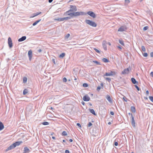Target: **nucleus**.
Masks as SVG:
<instances>
[{
	"label": "nucleus",
	"instance_id": "f257e3e1",
	"mask_svg": "<svg viewBox=\"0 0 153 153\" xmlns=\"http://www.w3.org/2000/svg\"><path fill=\"white\" fill-rule=\"evenodd\" d=\"M86 13H85L83 12L82 11L70 13L68 14V15L70 16L71 17H77L81 15H86Z\"/></svg>",
	"mask_w": 153,
	"mask_h": 153
},
{
	"label": "nucleus",
	"instance_id": "f03ea898",
	"mask_svg": "<svg viewBox=\"0 0 153 153\" xmlns=\"http://www.w3.org/2000/svg\"><path fill=\"white\" fill-rule=\"evenodd\" d=\"M85 22L86 24L93 27H95L97 26V24L96 23L90 20L86 19Z\"/></svg>",
	"mask_w": 153,
	"mask_h": 153
},
{
	"label": "nucleus",
	"instance_id": "7ed1b4c3",
	"mask_svg": "<svg viewBox=\"0 0 153 153\" xmlns=\"http://www.w3.org/2000/svg\"><path fill=\"white\" fill-rule=\"evenodd\" d=\"M77 9L76 6L75 5H70V9L66 12V13H70V12H75L77 11Z\"/></svg>",
	"mask_w": 153,
	"mask_h": 153
},
{
	"label": "nucleus",
	"instance_id": "20e7f679",
	"mask_svg": "<svg viewBox=\"0 0 153 153\" xmlns=\"http://www.w3.org/2000/svg\"><path fill=\"white\" fill-rule=\"evenodd\" d=\"M116 73L115 71H111L109 73H106L104 75V76H112L115 75Z\"/></svg>",
	"mask_w": 153,
	"mask_h": 153
},
{
	"label": "nucleus",
	"instance_id": "39448f33",
	"mask_svg": "<svg viewBox=\"0 0 153 153\" xmlns=\"http://www.w3.org/2000/svg\"><path fill=\"white\" fill-rule=\"evenodd\" d=\"M127 29L126 26L124 25L120 27L118 29V31L119 32H123L125 31Z\"/></svg>",
	"mask_w": 153,
	"mask_h": 153
},
{
	"label": "nucleus",
	"instance_id": "423d86ee",
	"mask_svg": "<svg viewBox=\"0 0 153 153\" xmlns=\"http://www.w3.org/2000/svg\"><path fill=\"white\" fill-rule=\"evenodd\" d=\"M131 69L130 67H129L127 68L124 69L123 71H122V74H128L129 73V70H130Z\"/></svg>",
	"mask_w": 153,
	"mask_h": 153
},
{
	"label": "nucleus",
	"instance_id": "0eeeda50",
	"mask_svg": "<svg viewBox=\"0 0 153 153\" xmlns=\"http://www.w3.org/2000/svg\"><path fill=\"white\" fill-rule=\"evenodd\" d=\"M8 43L9 47L10 48L12 47L13 45L12 39L10 37H9L8 39Z\"/></svg>",
	"mask_w": 153,
	"mask_h": 153
},
{
	"label": "nucleus",
	"instance_id": "6e6552de",
	"mask_svg": "<svg viewBox=\"0 0 153 153\" xmlns=\"http://www.w3.org/2000/svg\"><path fill=\"white\" fill-rule=\"evenodd\" d=\"M86 14H88V15L90 16L91 17L95 18L96 17V16L95 14L92 11H89L86 13Z\"/></svg>",
	"mask_w": 153,
	"mask_h": 153
},
{
	"label": "nucleus",
	"instance_id": "1a4fd4ad",
	"mask_svg": "<svg viewBox=\"0 0 153 153\" xmlns=\"http://www.w3.org/2000/svg\"><path fill=\"white\" fill-rule=\"evenodd\" d=\"M90 98L87 95H86L83 97V100L85 101H88L90 100Z\"/></svg>",
	"mask_w": 153,
	"mask_h": 153
},
{
	"label": "nucleus",
	"instance_id": "9d476101",
	"mask_svg": "<svg viewBox=\"0 0 153 153\" xmlns=\"http://www.w3.org/2000/svg\"><path fill=\"white\" fill-rule=\"evenodd\" d=\"M131 123L132 126L134 127H135V122L134 120V117L133 116H131Z\"/></svg>",
	"mask_w": 153,
	"mask_h": 153
},
{
	"label": "nucleus",
	"instance_id": "9b49d317",
	"mask_svg": "<svg viewBox=\"0 0 153 153\" xmlns=\"http://www.w3.org/2000/svg\"><path fill=\"white\" fill-rule=\"evenodd\" d=\"M15 147L13 145V143L11 144L10 146L9 147H8L7 149L6 150V151L7 152L9 150H11L12 149H13L14 148H15Z\"/></svg>",
	"mask_w": 153,
	"mask_h": 153
},
{
	"label": "nucleus",
	"instance_id": "f8f14e48",
	"mask_svg": "<svg viewBox=\"0 0 153 153\" xmlns=\"http://www.w3.org/2000/svg\"><path fill=\"white\" fill-rule=\"evenodd\" d=\"M28 55L29 58V59L30 60L32 57V51L30 50L28 53Z\"/></svg>",
	"mask_w": 153,
	"mask_h": 153
},
{
	"label": "nucleus",
	"instance_id": "ddd939ff",
	"mask_svg": "<svg viewBox=\"0 0 153 153\" xmlns=\"http://www.w3.org/2000/svg\"><path fill=\"white\" fill-rule=\"evenodd\" d=\"M23 153H28L30 152V150L27 147H25L24 148Z\"/></svg>",
	"mask_w": 153,
	"mask_h": 153
},
{
	"label": "nucleus",
	"instance_id": "4468645a",
	"mask_svg": "<svg viewBox=\"0 0 153 153\" xmlns=\"http://www.w3.org/2000/svg\"><path fill=\"white\" fill-rule=\"evenodd\" d=\"M106 98L107 100L110 103H112L113 101L110 96L108 95L106 96Z\"/></svg>",
	"mask_w": 153,
	"mask_h": 153
},
{
	"label": "nucleus",
	"instance_id": "2eb2a0df",
	"mask_svg": "<svg viewBox=\"0 0 153 153\" xmlns=\"http://www.w3.org/2000/svg\"><path fill=\"white\" fill-rule=\"evenodd\" d=\"M22 143V141H17L13 143V144L15 147H16V146H19L21 143Z\"/></svg>",
	"mask_w": 153,
	"mask_h": 153
},
{
	"label": "nucleus",
	"instance_id": "dca6fc26",
	"mask_svg": "<svg viewBox=\"0 0 153 153\" xmlns=\"http://www.w3.org/2000/svg\"><path fill=\"white\" fill-rule=\"evenodd\" d=\"M26 39V37L25 36H22L21 38L19 39L18 40V41L19 42H22L25 40Z\"/></svg>",
	"mask_w": 153,
	"mask_h": 153
},
{
	"label": "nucleus",
	"instance_id": "f3484780",
	"mask_svg": "<svg viewBox=\"0 0 153 153\" xmlns=\"http://www.w3.org/2000/svg\"><path fill=\"white\" fill-rule=\"evenodd\" d=\"M131 80L133 84H137V85L138 84V82L137 81H136V79L134 78H133V77L131 78Z\"/></svg>",
	"mask_w": 153,
	"mask_h": 153
},
{
	"label": "nucleus",
	"instance_id": "a211bd4d",
	"mask_svg": "<svg viewBox=\"0 0 153 153\" xmlns=\"http://www.w3.org/2000/svg\"><path fill=\"white\" fill-rule=\"evenodd\" d=\"M106 43L105 41H103L102 42V47L104 49V50L105 51L107 50V46L106 45Z\"/></svg>",
	"mask_w": 153,
	"mask_h": 153
},
{
	"label": "nucleus",
	"instance_id": "6ab92c4d",
	"mask_svg": "<svg viewBox=\"0 0 153 153\" xmlns=\"http://www.w3.org/2000/svg\"><path fill=\"white\" fill-rule=\"evenodd\" d=\"M4 126L3 123L0 121V131L2 130L4 128Z\"/></svg>",
	"mask_w": 153,
	"mask_h": 153
},
{
	"label": "nucleus",
	"instance_id": "aec40b11",
	"mask_svg": "<svg viewBox=\"0 0 153 153\" xmlns=\"http://www.w3.org/2000/svg\"><path fill=\"white\" fill-rule=\"evenodd\" d=\"M41 13H42L41 12H37L36 13H34V14H33V16H32L31 17H35L36 16H38V15H39L40 14H41Z\"/></svg>",
	"mask_w": 153,
	"mask_h": 153
},
{
	"label": "nucleus",
	"instance_id": "412c9836",
	"mask_svg": "<svg viewBox=\"0 0 153 153\" xmlns=\"http://www.w3.org/2000/svg\"><path fill=\"white\" fill-rule=\"evenodd\" d=\"M89 111L90 112L94 115H96V114L94 110L93 109H89Z\"/></svg>",
	"mask_w": 153,
	"mask_h": 153
},
{
	"label": "nucleus",
	"instance_id": "4be33fe9",
	"mask_svg": "<svg viewBox=\"0 0 153 153\" xmlns=\"http://www.w3.org/2000/svg\"><path fill=\"white\" fill-rule=\"evenodd\" d=\"M131 111L134 113H135L136 111V110L135 107L134 106H131Z\"/></svg>",
	"mask_w": 153,
	"mask_h": 153
},
{
	"label": "nucleus",
	"instance_id": "5701e85b",
	"mask_svg": "<svg viewBox=\"0 0 153 153\" xmlns=\"http://www.w3.org/2000/svg\"><path fill=\"white\" fill-rule=\"evenodd\" d=\"M41 20V19H39L38 20H37L35 22H34V23L33 24V25L34 26L36 25H37L39 22Z\"/></svg>",
	"mask_w": 153,
	"mask_h": 153
},
{
	"label": "nucleus",
	"instance_id": "b1692460",
	"mask_svg": "<svg viewBox=\"0 0 153 153\" xmlns=\"http://www.w3.org/2000/svg\"><path fill=\"white\" fill-rule=\"evenodd\" d=\"M54 21H58L59 22L63 21L62 18H60L55 19H54Z\"/></svg>",
	"mask_w": 153,
	"mask_h": 153
},
{
	"label": "nucleus",
	"instance_id": "393cba45",
	"mask_svg": "<svg viewBox=\"0 0 153 153\" xmlns=\"http://www.w3.org/2000/svg\"><path fill=\"white\" fill-rule=\"evenodd\" d=\"M102 61L104 62H109V60L108 59L105 58H103L102 59Z\"/></svg>",
	"mask_w": 153,
	"mask_h": 153
},
{
	"label": "nucleus",
	"instance_id": "a878e982",
	"mask_svg": "<svg viewBox=\"0 0 153 153\" xmlns=\"http://www.w3.org/2000/svg\"><path fill=\"white\" fill-rule=\"evenodd\" d=\"M65 55V53H62L60 54L59 56V57L60 58H63Z\"/></svg>",
	"mask_w": 153,
	"mask_h": 153
},
{
	"label": "nucleus",
	"instance_id": "bb28decb",
	"mask_svg": "<svg viewBox=\"0 0 153 153\" xmlns=\"http://www.w3.org/2000/svg\"><path fill=\"white\" fill-rule=\"evenodd\" d=\"M62 136H66V135H67V132L66 131H64L62 133Z\"/></svg>",
	"mask_w": 153,
	"mask_h": 153
},
{
	"label": "nucleus",
	"instance_id": "cd10ccee",
	"mask_svg": "<svg viewBox=\"0 0 153 153\" xmlns=\"http://www.w3.org/2000/svg\"><path fill=\"white\" fill-rule=\"evenodd\" d=\"M27 81V78L26 77H24L23 78V82L24 83H26Z\"/></svg>",
	"mask_w": 153,
	"mask_h": 153
},
{
	"label": "nucleus",
	"instance_id": "c85d7f7f",
	"mask_svg": "<svg viewBox=\"0 0 153 153\" xmlns=\"http://www.w3.org/2000/svg\"><path fill=\"white\" fill-rule=\"evenodd\" d=\"M42 124L44 125H49V123L47 122L46 121L42 122Z\"/></svg>",
	"mask_w": 153,
	"mask_h": 153
},
{
	"label": "nucleus",
	"instance_id": "c756f323",
	"mask_svg": "<svg viewBox=\"0 0 153 153\" xmlns=\"http://www.w3.org/2000/svg\"><path fill=\"white\" fill-rule=\"evenodd\" d=\"M28 92V91L27 89H25L23 91V94L24 95H25Z\"/></svg>",
	"mask_w": 153,
	"mask_h": 153
},
{
	"label": "nucleus",
	"instance_id": "7c9ffc66",
	"mask_svg": "<svg viewBox=\"0 0 153 153\" xmlns=\"http://www.w3.org/2000/svg\"><path fill=\"white\" fill-rule=\"evenodd\" d=\"M63 21L65 20H67L70 19V17H65L62 18Z\"/></svg>",
	"mask_w": 153,
	"mask_h": 153
},
{
	"label": "nucleus",
	"instance_id": "2f4dec72",
	"mask_svg": "<svg viewBox=\"0 0 153 153\" xmlns=\"http://www.w3.org/2000/svg\"><path fill=\"white\" fill-rule=\"evenodd\" d=\"M93 62L95 63H96L97 64H98V65H101V64L100 63L97 61L94 60L93 61Z\"/></svg>",
	"mask_w": 153,
	"mask_h": 153
},
{
	"label": "nucleus",
	"instance_id": "473e14b6",
	"mask_svg": "<svg viewBox=\"0 0 153 153\" xmlns=\"http://www.w3.org/2000/svg\"><path fill=\"white\" fill-rule=\"evenodd\" d=\"M119 43H120L122 45H124V43L123 42L122 40H121L119 39Z\"/></svg>",
	"mask_w": 153,
	"mask_h": 153
},
{
	"label": "nucleus",
	"instance_id": "72a5a7b5",
	"mask_svg": "<svg viewBox=\"0 0 153 153\" xmlns=\"http://www.w3.org/2000/svg\"><path fill=\"white\" fill-rule=\"evenodd\" d=\"M82 86L83 87H87L88 86V85L87 83H84L83 84Z\"/></svg>",
	"mask_w": 153,
	"mask_h": 153
},
{
	"label": "nucleus",
	"instance_id": "f704fd0d",
	"mask_svg": "<svg viewBox=\"0 0 153 153\" xmlns=\"http://www.w3.org/2000/svg\"><path fill=\"white\" fill-rule=\"evenodd\" d=\"M141 49L143 51L145 52L146 51V48L145 47L143 46L141 47Z\"/></svg>",
	"mask_w": 153,
	"mask_h": 153
},
{
	"label": "nucleus",
	"instance_id": "c9c22d12",
	"mask_svg": "<svg viewBox=\"0 0 153 153\" xmlns=\"http://www.w3.org/2000/svg\"><path fill=\"white\" fill-rule=\"evenodd\" d=\"M105 79L106 80L108 81L109 82H110L111 81V79L110 78L106 77L105 78Z\"/></svg>",
	"mask_w": 153,
	"mask_h": 153
},
{
	"label": "nucleus",
	"instance_id": "e433bc0d",
	"mask_svg": "<svg viewBox=\"0 0 153 153\" xmlns=\"http://www.w3.org/2000/svg\"><path fill=\"white\" fill-rule=\"evenodd\" d=\"M125 2L126 4H128L130 2V1L129 0H125Z\"/></svg>",
	"mask_w": 153,
	"mask_h": 153
},
{
	"label": "nucleus",
	"instance_id": "4c0bfd02",
	"mask_svg": "<svg viewBox=\"0 0 153 153\" xmlns=\"http://www.w3.org/2000/svg\"><path fill=\"white\" fill-rule=\"evenodd\" d=\"M149 98L150 99V100L153 102V97L149 96Z\"/></svg>",
	"mask_w": 153,
	"mask_h": 153
},
{
	"label": "nucleus",
	"instance_id": "58836bf2",
	"mask_svg": "<svg viewBox=\"0 0 153 153\" xmlns=\"http://www.w3.org/2000/svg\"><path fill=\"white\" fill-rule=\"evenodd\" d=\"M148 28L149 27L148 26H145L143 28V30L144 31H145L147 30L148 29Z\"/></svg>",
	"mask_w": 153,
	"mask_h": 153
},
{
	"label": "nucleus",
	"instance_id": "ea45409f",
	"mask_svg": "<svg viewBox=\"0 0 153 153\" xmlns=\"http://www.w3.org/2000/svg\"><path fill=\"white\" fill-rule=\"evenodd\" d=\"M143 56L145 57H147L148 56V53H143Z\"/></svg>",
	"mask_w": 153,
	"mask_h": 153
},
{
	"label": "nucleus",
	"instance_id": "a19ab883",
	"mask_svg": "<svg viewBox=\"0 0 153 153\" xmlns=\"http://www.w3.org/2000/svg\"><path fill=\"white\" fill-rule=\"evenodd\" d=\"M123 99L124 101H125L126 102H127V99L124 96V97H123Z\"/></svg>",
	"mask_w": 153,
	"mask_h": 153
},
{
	"label": "nucleus",
	"instance_id": "79ce46f5",
	"mask_svg": "<svg viewBox=\"0 0 153 153\" xmlns=\"http://www.w3.org/2000/svg\"><path fill=\"white\" fill-rule=\"evenodd\" d=\"M94 50L97 53H100V51L99 50L97 49L96 48H94Z\"/></svg>",
	"mask_w": 153,
	"mask_h": 153
},
{
	"label": "nucleus",
	"instance_id": "37998d69",
	"mask_svg": "<svg viewBox=\"0 0 153 153\" xmlns=\"http://www.w3.org/2000/svg\"><path fill=\"white\" fill-rule=\"evenodd\" d=\"M92 124L91 122H89L87 125L88 127H90L92 125Z\"/></svg>",
	"mask_w": 153,
	"mask_h": 153
},
{
	"label": "nucleus",
	"instance_id": "c03bdc74",
	"mask_svg": "<svg viewBox=\"0 0 153 153\" xmlns=\"http://www.w3.org/2000/svg\"><path fill=\"white\" fill-rule=\"evenodd\" d=\"M67 81V79L66 77H64L63 79V81L64 82H66Z\"/></svg>",
	"mask_w": 153,
	"mask_h": 153
},
{
	"label": "nucleus",
	"instance_id": "a18cd8bd",
	"mask_svg": "<svg viewBox=\"0 0 153 153\" xmlns=\"http://www.w3.org/2000/svg\"><path fill=\"white\" fill-rule=\"evenodd\" d=\"M135 88L137 89L138 91H139L140 90V89L139 88L137 85H135Z\"/></svg>",
	"mask_w": 153,
	"mask_h": 153
},
{
	"label": "nucleus",
	"instance_id": "49530a36",
	"mask_svg": "<svg viewBox=\"0 0 153 153\" xmlns=\"http://www.w3.org/2000/svg\"><path fill=\"white\" fill-rule=\"evenodd\" d=\"M101 89V87L100 86H98L97 87V90L98 91H99L100 90V89Z\"/></svg>",
	"mask_w": 153,
	"mask_h": 153
},
{
	"label": "nucleus",
	"instance_id": "de8ad7c7",
	"mask_svg": "<svg viewBox=\"0 0 153 153\" xmlns=\"http://www.w3.org/2000/svg\"><path fill=\"white\" fill-rule=\"evenodd\" d=\"M114 145L115 146H117L118 145V143L117 142L115 141L114 143Z\"/></svg>",
	"mask_w": 153,
	"mask_h": 153
},
{
	"label": "nucleus",
	"instance_id": "09e8293b",
	"mask_svg": "<svg viewBox=\"0 0 153 153\" xmlns=\"http://www.w3.org/2000/svg\"><path fill=\"white\" fill-rule=\"evenodd\" d=\"M77 126H79V128L81 127V126L79 123H78L76 124Z\"/></svg>",
	"mask_w": 153,
	"mask_h": 153
},
{
	"label": "nucleus",
	"instance_id": "8fccbe9b",
	"mask_svg": "<svg viewBox=\"0 0 153 153\" xmlns=\"http://www.w3.org/2000/svg\"><path fill=\"white\" fill-rule=\"evenodd\" d=\"M70 35V34H69V33L68 34L66 35V36H65V37H66V38H68L69 37V36Z\"/></svg>",
	"mask_w": 153,
	"mask_h": 153
},
{
	"label": "nucleus",
	"instance_id": "3c124183",
	"mask_svg": "<svg viewBox=\"0 0 153 153\" xmlns=\"http://www.w3.org/2000/svg\"><path fill=\"white\" fill-rule=\"evenodd\" d=\"M70 153V152H69V150H66L65 151V153Z\"/></svg>",
	"mask_w": 153,
	"mask_h": 153
},
{
	"label": "nucleus",
	"instance_id": "603ef678",
	"mask_svg": "<svg viewBox=\"0 0 153 153\" xmlns=\"http://www.w3.org/2000/svg\"><path fill=\"white\" fill-rule=\"evenodd\" d=\"M150 76L152 77H153V72L152 71L150 74Z\"/></svg>",
	"mask_w": 153,
	"mask_h": 153
},
{
	"label": "nucleus",
	"instance_id": "864d4df0",
	"mask_svg": "<svg viewBox=\"0 0 153 153\" xmlns=\"http://www.w3.org/2000/svg\"><path fill=\"white\" fill-rule=\"evenodd\" d=\"M150 56L151 57H153V52H151V53Z\"/></svg>",
	"mask_w": 153,
	"mask_h": 153
},
{
	"label": "nucleus",
	"instance_id": "5fc2aeb1",
	"mask_svg": "<svg viewBox=\"0 0 153 153\" xmlns=\"http://www.w3.org/2000/svg\"><path fill=\"white\" fill-rule=\"evenodd\" d=\"M42 51V50L41 49H40L37 50V51L39 53H41Z\"/></svg>",
	"mask_w": 153,
	"mask_h": 153
},
{
	"label": "nucleus",
	"instance_id": "6e6d98bb",
	"mask_svg": "<svg viewBox=\"0 0 153 153\" xmlns=\"http://www.w3.org/2000/svg\"><path fill=\"white\" fill-rule=\"evenodd\" d=\"M110 114L111 115H114V112L113 111H111Z\"/></svg>",
	"mask_w": 153,
	"mask_h": 153
},
{
	"label": "nucleus",
	"instance_id": "4d7b16f0",
	"mask_svg": "<svg viewBox=\"0 0 153 153\" xmlns=\"http://www.w3.org/2000/svg\"><path fill=\"white\" fill-rule=\"evenodd\" d=\"M117 48L121 49H122L121 46L120 45L118 46H117Z\"/></svg>",
	"mask_w": 153,
	"mask_h": 153
},
{
	"label": "nucleus",
	"instance_id": "13d9d810",
	"mask_svg": "<svg viewBox=\"0 0 153 153\" xmlns=\"http://www.w3.org/2000/svg\"><path fill=\"white\" fill-rule=\"evenodd\" d=\"M146 93L147 95H148L149 94V91L148 90L146 91Z\"/></svg>",
	"mask_w": 153,
	"mask_h": 153
},
{
	"label": "nucleus",
	"instance_id": "bf43d9fd",
	"mask_svg": "<svg viewBox=\"0 0 153 153\" xmlns=\"http://www.w3.org/2000/svg\"><path fill=\"white\" fill-rule=\"evenodd\" d=\"M52 62H53L54 63V64H55L56 63H55V59H52Z\"/></svg>",
	"mask_w": 153,
	"mask_h": 153
},
{
	"label": "nucleus",
	"instance_id": "052dcab7",
	"mask_svg": "<svg viewBox=\"0 0 153 153\" xmlns=\"http://www.w3.org/2000/svg\"><path fill=\"white\" fill-rule=\"evenodd\" d=\"M81 103L83 105H84L85 104V103L83 101H82V102H81Z\"/></svg>",
	"mask_w": 153,
	"mask_h": 153
},
{
	"label": "nucleus",
	"instance_id": "680f3d73",
	"mask_svg": "<svg viewBox=\"0 0 153 153\" xmlns=\"http://www.w3.org/2000/svg\"><path fill=\"white\" fill-rule=\"evenodd\" d=\"M53 0H48V2L49 3H51L52 2Z\"/></svg>",
	"mask_w": 153,
	"mask_h": 153
},
{
	"label": "nucleus",
	"instance_id": "e2e57ef3",
	"mask_svg": "<svg viewBox=\"0 0 153 153\" xmlns=\"http://www.w3.org/2000/svg\"><path fill=\"white\" fill-rule=\"evenodd\" d=\"M128 115H131V116H133V115H132V114L131 113H128Z\"/></svg>",
	"mask_w": 153,
	"mask_h": 153
},
{
	"label": "nucleus",
	"instance_id": "0e129e2a",
	"mask_svg": "<svg viewBox=\"0 0 153 153\" xmlns=\"http://www.w3.org/2000/svg\"><path fill=\"white\" fill-rule=\"evenodd\" d=\"M69 141L71 142H73V140L72 139H70L69 140Z\"/></svg>",
	"mask_w": 153,
	"mask_h": 153
},
{
	"label": "nucleus",
	"instance_id": "69168bd1",
	"mask_svg": "<svg viewBox=\"0 0 153 153\" xmlns=\"http://www.w3.org/2000/svg\"><path fill=\"white\" fill-rule=\"evenodd\" d=\"M100 85L101 86H102V87H103V83H102L100 84Z\"/></svg>",
	"mask_w": 153,
	"mask_h": 153
},
{
	"label": "nucleus",
	"instance_id": "338daca9",
	"mask_svg": "<svg viewBox=\"0 0 153 153\" xmlns=\"http://www.w3.org/2000/svg\"><path fill=\"white\" fill-rule=\"evenodd\" d=\"M107 44L109 45H111V43L110 42H108Z\"/></svg>",
	"mask_w": 153,
	"mask_h": 153
},
{
	"label": "nucleus",
	"instance_id": "774afa93",
	"mask_svg": "<svg viewBox=\"0 0 153 153\" xmlns=\"http://www.w3.org/2000/svg\"><path fill=\"white\" fill-rule=\"evenodd\" d=\"M52 139H53V140H55V138H55V137H53H53H52Z\"/></svg>",
	"mask_w": 153,
	"mask_h": 153
}]
</instances>
